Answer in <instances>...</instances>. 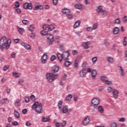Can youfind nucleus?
Segmentation results:
<instances>
[{
  "mask_svg": "<svg viewBox=\"0 0 127 127\" xmlns=\"http://www.w3.org/2000/svg\"><path fill=\"white\" fill-rule=\"evenodd\" d=\"M59 70V66L57 65H55L53 67L52 69V73L47 72L46 74V79L48 82L51 83V82H53L55 79H57L58 77V74H54V73H56L58 72Z\"/></svg>",
  "mask_w": 127,
  "mask_h": 127,
  "instance_id": "nucleus-1",
  "label": "nucleus"
},
{
  "mask_svg": "<svg viewBox=\"0 0 127 127\" xmlns=\"http://www.w3.org/2000/svg\"><path fill=\"white\" fill-rule=\"evenodd\" d=\"M11 44V40L10 39L7 40L6 37L3 36L0 39V49L3 50V49L5 48V49L7 50L10 47Z\"/></svg>",
  "mask_w": 127,
  "mask_h": 127,
  "instance_id": "nucleus-2",
  "label": "nucleus"
},
{
  "mask_svg": "<svg viewBox=\"0 0 127 127\" xmlns=\"http://www.w3.org/2000/svg\"><path fill=\"white\" fill-rule=\"evenodd\" d=\"M69 51L64 52L62 54L60 53H57V56L60 61L62 62L63 60H69L70 59L68 58L70 56Z\"/></svg>",
  "mask_w": 127,
  "mask_h": 127,
  "instance_id": "nucleus-3",
  "label": "nucleus"
},
{
  "mask_svg": "<svg viewBox=\"0 0 127 127\" xmlns=\"http://www.w3.org/2000/svg\"><path fill=\"white\" fill-rule=\"evenodd\" d=\"M32 109L35 110V112L37 113V114H41L42 111V103L35 102L32 106Z\"/></svg>",
  "mask_w": 127,
  "mask_h": 127,
  "instance_id": "nucleus-4",
  "label": "nucleus"
},
{
  "mask_svg": "<svg viewBox=\"0 0 127 127\" xmlns=\"http://www.w3.org/2000/svg\"><path fill=\"white\" fill-rule=\"evenodd\" d=\"M100 105V99L98 98H94L91 100V107L94 109H98V106Z\"/></svg>",
  "mask_w": 127,
  "mask_h": 127,
  "instance_id": "nucleus-5",
  "label": "nucleus"
},
{
  "mask_svg": "<svg viewBox=\"0 0 127 127\" xmlns=\"http://www.w3.org/2000/svg\"><path fill=\"white\" fill-rule=\"evenodd\" d=\"M47 38L48 39V43H49L50 45H51V44H52V42L54 41V37L53 36V35L51 34H48L47 35Z\"/></svg>",
  "mask_w": 127,
  "mask_h": 127,
  "instance_id": "nucleus-6",
  "label": "nucleus"
},
{
  "mask_svg": "<svg viewBox=\"0 0 127 127\" xmlns=\"http://www.w3.org/2000/svg\"><path fill=\"white\" fill-rule=\"evenodd\" d=\"M48 56H47V53H44L41 59L42 63L45 64L47 62V59H48Z\"/></svg>",
  "mask_w": 127,
  "mask_h": 127,
  "instance_id": "nucleus-7",
  "label": "nucleus"
},
{
  "mask_svg": "<svg viewBox=\"0 0 127 127\" xmlns=\"http://www.w3.org/2000/svg\"><path fill=\"white\" fill-rule=\"evenodd\" d=\"M86 67H83L79 72V75L82 78H85L87 75V70Z\"/></svg>",
  "mask_w": 127,
  "mask_h": 127,
  "instance_id": "nucleus-8",
  "label": "nucleus"
},
{
  "mask_svg": "<svg viewBox=\"0 0 127 127\" xmlns=\"http://www.w3.org/2000/svg\"><path fill=\"white\" fill-rule=\"evenodd\" d=\"M23 7L25 9H32V3L31 2H26L23 5Z\"/></svg>",
  "mask_w": 127,
  "mask_h": 127,
  "instance_id": "nucleus-9",
  "label": "nucleus"
},
{
  "mask_svg": "<svg viewBox=\"0 0 127 127\" xmlns=\"http://www.w3.org/2000/svg\"><path fill=\"white\" fill-rule=\"evenodd\" d=\"M62 13L65 14L66 15H69L71 12V10L67 8H64L62 10Z\"/></svg>",
  "mask_w": 127,
  "mask_h": 127,
  "instance_id": "nucleus-10",
  "label": "nucleus"
},
{
  "mask_svg": "<svg viewBox=\"0 0 127 127\" xmlns=\"http://www.w3.org/2000/svg\"><path fill=\"white\" fill-rule=\"evenodd\" d=\"M90 123V117H87L82 121L83 126H87Z\"/></svg>",
  "mask_w": 127,
  "mask_h": 127,
  "instance_id": "nucleus-11",
  "label": "nucleus"
},
{
  "mask_svg": "<svg viewBox=\"0 0 127 127\" xmlns=\"http://www.w3.org/2000/svg\"><path fill=\"white\" fill-rule=\"evenodd\" d=\"M82 45L84 49H89V45H90L89 42H84L82 43Z\"/></svg>",
  "mask_w": 127,
  "mask_h": 127,
  "instance_id": "nucleus-12",
  "label": "nucleus"
},
{
  "mask_svg": "<svg viewBox=\"0 0 127 127\" xmlns=\"http://www.w3.org/2000/svg\"><path fill=\"white\" fill-rule=\"evenodd\" d=\"M113 95L115 99H118V97L119 96V91L116 89H114L113 91Z\"/></svg>",
  "mask_w": 127,
  "mask_h": 127,
  "instance_id": "nucleus-13",
  "label": "nucleus"
},
{
  "mask_svg": "<svg viewBox=\"0 0 127 127\" xmlns=\"http://www.w3.org/2000/svg\"><path fill=\"white\" fill-rule=\"evenodd\" d=\"M55 28V24H52L48 26V31H52Z\"/></svg>",
  "mask_w": 127,
  "mask_h": 127,
  "instance_id": "nucleus-14",
  "label": "nucleus"
},
{
  "mask_svg": "<svg viewBox=\"0 0 127 127\" xmlns=\"http://www.w3.org/2000/svg\"><path fill=\"white\" fill-rule=\"evenodd\" d=\"M97 75V71L95 69H93L91 71V76L92 79H96V76Z\"/></svg>",
  "mask_w": 127,
  "mask_h": 127,
  "instance_id": "nucleus-15",
  "label": "nucleus"
},
{
  "mask_svg": "<svg viewBox=\"0 0 127 127\" xmlns=\"http://www.w3.org/2000/svg\"><path fill=\"white\" fill-rule=\"evenodd\" d=\"M63 113L64 114H66V113H68V106H64L63 108Z\"/></svg>",
  "mask_w": 127,
  "mask_h": 127,
  "instance_id": "nucleus-16",
  "label": "nucleus"
},
{
  "mask_svg": "<svg viewBox=\"0 0 127 127\" xmlns=\"http://www.w3.org/2000/svg\"><path fill=\"white\" fill-rule=\"evenodd\" d=\"M80 24H81V21H77L73 25L74 28H77V27L80 26Z\"/></svg>",
  "mask_w": 127,
  "mask_h": 127,
  "instance_id": "nucleus-17",
  "label": "nucleus"
},
{
  "mask_svg": "<svg viewBox=\"0 0 127 127\" xmlns=\"http://www.w3.org/2000/svg\"><path fill=\"white\" fill-rule=\"evenodd\" d=\"M74 6L77 9H82L83 8V4H76Z\"/></svg>",
  "mask_w": 127,
  "mask_h": 127,
  "instance_id": "nucleus-18",
  "label": "nucleus"
},
{
  "mask_svg": "<svg viewBox=\"0 0 127 127\" xmlns=\"http://www.w3.org/2000/svg\"><path fill=\"white\" fill-rule=\"evenodd\" d=\"M120 32V29L118 27H114V30H113V33L114 34H118Z\"/></svg>",
  "mask_w": 127,
  "mask_h": 127,
  "instance_id": "nucleus-19",
  "label": "nucleus"
},
{
  "mask_svg": "<svg viewBox=\"0 0 127 127\" xmlns=\"http://www.w3.org/2000/svg\"><path fill=\"white\" fill-rule=\"evenodd\" d=\"M13 114L16 119H19L20 116L19 115V113L18 112V111H14Z\"/></svg>",
  "mask_w": 127,
  "mask_h": 127,
  "instance_id": "nucleus-20",
  "label": "nucleus"
},
{
  "mask_svg": "<svg viewBox=\"0 0 127 127\" xmlns=\"http://www.w3.org/2000/svg\"><path fill=\"white\" fill-rule=\"evenodd\" d=\"M6 102H8V99L7 98H4L0 101V104L3 105L4 104H6Z\"/></svg>",
  "mask_w": 127,
  "mask_h": 127,
  "instance_id": "nucleus-21",
  "label": "nucleus"
},
{
  "mask_svg": "<svg viewBox=\"0 0 127 127\" xmlns=\"http://www.w3.org/2000/svg\"><path fill=\"white\" fill-rule=\"evenodd\" d=\"M97 109H98V112H99V113H101V114H103V113H104V108L103 107V106H99L97 108Z\"/></svg>",
  "mask_w": 127,
  "mask_h": 127,
  "instance_id": "nucleus-22",
  "label": "nucleus"
},
{
  "mask_svg": "<svg viewBox=\"0 0 127 127\" xmlns=\"http://www.w3.org/2000/svg\"><path fill=\"white\" fill-rule=\"evenodd\" d=\"M71 99H72V95L69 94L65 98V101L66 102H70Z\"/></svg>",
  "mask_w": 127,
  "mask_h": 127,
  "instance_id": "nucleus-23",
  "label": "nucleus"
},
{
  "mask_svg": "<svg viewBox=\"0 0 127 127\" xmlns=\"http://www.w3.org/2000/svg\"><path fill=\"white\" fill-rule=\"evenodd\" d=\"M118 67H119L120 68V72H121V75L122 76H125L126 75V73H125L124 72V69L123 68V67L121 66H118Z\"/></svg>",
  "mask_w": 127,
  "mask_h": 127,
  "instance_id": "nucleus-24",
  "label": "nucleus"
},
{
  "mask_svg": "<svg viewBox=\"0 0 127 127\" xmlns=\"http://www.w3.org/2000/svg\"><path fill=\"white\" fill-rule=\"evenodd\" d=\"M100 79L102 81L105 83L108 80V77H107V76H102L100 77Z\"/></svg>",
  "mask_w": 127,
  "mask_h": 127,
  "instance_id": "nucleus-25",
  "label": "nucleus"
},
{
  "mask_svg": "<svg viewBox=\"0 0 127 127\" xmlns=\"http://www.w3.org/2000/svg\"><path fill=\"white\" fill-rule=\"evenodd\" d=\"M71 64H72V62L69 61H66L64 63V66H65V67H69V66Z\"/></svg>",
  "mask_w": 127,
  "mask_h": 127,
  "instance_id": "nucleus-26",
  "label": "nucleus"
},
{
  "mask_svg": "<svg viewBox=\"0 0 127 127\" xmlns=\"http://www.w3.org/2000/svg\"><path fill=\"white\" fill-rule=\"evenodd\" d=\"M43 9V6L42 5H37L35 6V8H34V10H37L38 9Z\"/></svg>",
  "mask_w": 127,
  "mask_h": 127,
  "instance_id": "nucleus-27",
  "label": "nucleus"
},
{
  "mask_svg": "<svg viewBox=\"0 0 127 127\" xmlns=\"http://www.w3.org/2000/svg\"><path fill=\"white\" fill-rule=\"evenodd\" d=\"M100 14L103 17L107 16V11L105 10H103L102 11L100 12Z\"/></svg>",
  "mask_w": 127,
  "mask_h": 127,
  "instance_id": "nucleus-28",
  "label": "nucleus"
},
{
  "mask_svg": "<svg viewBox=\"0 0 127 127\" xmlns=\"http://www.w3.org/2000/svg\"><path fill=\"white\" fill-rule=\"evenodd\" d=\"M107 61L109 63H114V58L111 57H109L107 59Z\"/></svg>",
  "mask_w": 127,
  "mask_h": 127,
  "instance_id": "nucleus-29",
  "label": "nucleus"
},
{
  "mask_svg": "<svg viewBox=\"0 0 127 127\" xmlns=\"http://www.w3.org/2000/svg\"><path fill=\"white\" fill-rule=\"evenodd\" d=\"M42 121L43 123H46L47 122H50V119L48 118L43 117Z\"/></svg>",
  "mask_w": 127,
  "mask_h": 127,
  "instance_id": "nucleus-30",
  "label": "nucleus"
},
{
  "mask_svg": "<svg viewBox=\"0 0 127 127\" xmlns=\"http://www.w3.org/2000/svg\"><path fill=\"white\" fill-rule=\"evenodd\" d=\"M35 28L34 25L32 24L30 25L29 27V30H30L32 32L34 31Z\"/></svg>",
  "mask_w": 127,
  "mask_h": 127,
  "instance_id": "nucleus-31",
  "label": "nucleus"
},
{
  "mask_svg": "<svg viewBox=\"0 0 127 127\" xmlns=\"http://www.w3.org/2000/svg\"><path fill=\"white\" fill-rule=\"evenodd\" d=\"M21 103H20V100L19 99L17 100L15 103V106L17 108V107H19L20 106Z\"/></svg>",
  "mask_w": 127,
  "mask_h": 127,
  "instance_id": "nucleus-32",
  "label": "nucleus"
},
{
  "mask_svg": "<svg viewBox=\"0 0 127 127\" xmlns=\"http://www.w3.org/2000/svg\"><path fill=\"white\" fill-rule=\"evenodd\" d=\"M63 104V101L62 100H60L58 102V106L59 107V110H61V106H62V104Z\"/></svg>",
  "mask_w": 127,
  "mask_h": 127,
  "instance_id": "nucleus-33",
  "label": "nucleus"
},
{
  "mask_svg": "<svg viewBox=\"0 0 127 127\" xmlns=\"http://www.w3.org/2000/svg\"><path fill=\"white\" fill-rule=\"evenodd\" d=\"M103 10V7L102 6H99L98 8L96 9V11L97 12H101Z\"/></svg>",
  "mask_w": 127,
  "mask_h": 127,
  "instance_id": "nucleus-34",
  "label": "nucleus"
},
{
  "mask_svg": "<svg viewBox=\"0 0 127 127\" xmlns=\"http://www.w3.org/2000/svg\"><path fill=\"white\" fill-rule=\"evenodd\" d=\"M18 31L20 34H22L23 33V31H24V29L22 28H18Z\"/></svg>",
  "mask_w": 127,
  "mask_h": 127,
  "instance_id": "nucleus-35",
  "label": "nucleus"
},
{
  "mask_svg": "<svg viewBox=\"0 0 127 127\" xmlns=\"http://www.w3.org/2000/svg\"><path fill=\"white\" fill-rule=\"evenodd\" d=\"M98 61V58L97 57H94L92 59V61L93 63V64H95L96 62Z\"/></svg>",
  "mask_w": 127,
  "mask_h": 127,
  "instance_id": "nucleus-36",
  "label": "nucleus"
},
{
  "mask_svg": "<svg viewBox=\"0 0 127 127\" xmlns=\"http://www.w3.org/2000/svg\"><path fill=\"white\" fill-rule=\"evenodd\" d=\"M13 76H14L15 78H19V76H20V74L16 72L12 73Z\"/></svg>",
  "mask_w": 127,
  "mask_h": 127,
  "instance_id": "nucleus-37",
  "label": "nucleus"
},
{
  "mask_svg": "<svg viewBox=\"0 0 127 127\" xmlns=\"http://www.w3.org/2000/svg\"><path fill=\"white\" fill-rule=\"evenodd\" d=\"M104 83H105V84H107V85H113V83L112 82V81H109L108 79Z\"/></svg>",
  "mask_w": 127,
  "mask_h": 127,
  "instance_id": "nucleus-38",
  "label": "nucleus"
},
{
  "mask_svg": "<svg viewBox=\"0 0 127 127\" xmlns=\"http://www.w3.org/2000/svg\"><path fill=\"white\" fill-rule=\"evenodd\" d=\"M115 23L116 24H120V23H121V20L120 18L116 19L115 21Z\"/></svg>",
  "mask_w": 127,
  "mask_h": 127,
  "instance_id": "nucleus-39",
  "label": "nucleus"
},
{
  "mask_svg": "<svg viewBox=\"0 0 127 127\" xmlns=\"http://www.w3.org/2000/svg\"><path fill=\"white\" fill-rule=\"evenodd\" d=\"M98 28V24H94L92 26V29L93 30H95V29H97Z\"/></svg>",
  "mask_w": 127,
  "mask_h": 127,
  "instance_id": "nucleus-40",
  "label": "nucleus"
},
{
  "mask_svg": "<svg viewBox=\"0 0 127 127\" xmlns=\"http://www.w3.org/2000/svg\"><path fill=\"white\" fill-rule=\"evenodd\" d=\"M30 98L32 102H35V96L34 95H31Z\"/></svg>",
  "mask_w": 127,
  "mask_h": 127,
  "instance_id": "nucleus-41",
  "label": "nucleus"
},
{
  "mask_svg": "<svg viewBox=\"0 0 127 127\" xmlns=\"http://www.w3.org/2000/svg\"><path fill=\"white\" fill-rule=\"evenodd\" d=\"M11 58H15V56H16V54L14 52H12L10 54Z\"/></svg>",
  "mask_w": 127,
  "mask_h": 127,
  "instance_id": "nucleus-42",
  "label": "nucleus"
},
{
  "mask_svg": "<svg viewBox=\"0 0 127 127\" xmlns=\"http://www.w3.org/2000/svg\"><path fill=\"white\" fill-rule=\"evenodd\" d=\"M15 10L18 14H20L21 13V10L20 9L17 8Z\"/></svg>",
  "mask_w": 127,
  "mask_h": 127,
  "instance_id": "nucleus-43",
  "label": "nucleus"
},
{
  "mask_svg": "<svg viewBox=\"0 0 127 127\" xmlns=\"http://www.w3.org/2000/svg\"><path fill=\"white\" fill-rule=\"evenodd\" d=\"M41 34H42V35H46V34H48V32L45 31H41Z\"/></svg>",
  "mask_w": 127,
  "mask_h": 127,
  "instance_id": "nucleus-44",
  "label": "nucleus"
},
{
  "mask_svg": "<svg viewBox=\"0 0 127 127\" xmlns=\"http://www.w3.org/2000/svg\"><path fill=\"white\" fill-rule=\"evenodd\" d=\"M78 67H79V64H78L77 60H75V61L74 63V68H78Z\"/></svg>",
  "mask_w": 127,
  "mask_h": 127,
  "instance_id": "nucleus-45",
  "label": "nucleus"
},
{
  "mask_svg": "<svg viewBox=\"0 0 127 127\" xmlns=\"http://www.w3.org/2000/svg\"><path fill=\"white\" fill-rule=\"evenodd\" d=\"M86 30L87 31H90V32H91V31H93V28L92 27H87V28H86Z\"/></svg>",
  "mask_w": 127,
  "mask_h": 127,
  "instance_id": "nucleus-46",
  "label": "nucleus"
},
{
  "mask_svg": "<svg viewBox=\"0 0 127 127\" xmlns=\"http://www.w3.org/2000/svg\"><path fill=\"white\" fill-rule=\"evenodd\" d=\"M35 33H32L30 36V38H31L32 39H34V37H35Z\"/></svg>",
  "mask_w": 127,
  "mask_h": 127,
  "instance_id": "nucleus-47",
  "label": "nucleus"
},
{
  "mask_svg": "<svg viewBox=\"0 0 127 127\" xmlns=\"http://www.w3.org/2000/svg\"><path fill=\"white\" fill-rule=\"evenodd\" d=\"M53 3L54 5H57L58 4V0H53Z\"/></svg>",
  "mask_w": 127,
  "mask_h": 127,
  "instance_id": "nucleus-48",
  "label": "nucleus"
},
{
  "mask_svg": "<svg viewBox=\"0 0 127 127\" xmlns=\"http://www.w3.org/2000/svg\"><path fill=\"white\" fill-rule=\"evenodd\" d=\"M60 40V36H57L56 37V42H57V43H58V42H59V41Z\"/></svg>",
  "mask_w": 127,
  "mask_h": 127,
  "instance_id": "nucleus-49",
  "label": "nucleus"
},
{
  "mask_svg": "<svg viewBox=\"0 0 127 127\" xmlns=\"http://www.w3.org/2000/svg\"><path fill=\"white\" fill-rule=\"evenodd\" d=\"M66 121H63L62 123H61V126H62V127H65V126H66Z\"/></svg>",
  "mask_w": 127,
  "mask_h": 127,
  "instance_id": "nucleus-50",
  "label": "nucleus"
},
{
  "mask_svg": "<svg viewBox=\"0 0 127 127\" xmlns=\"http://www.w3.org/2000/svg\"><path fill=\"white\" fill-rule=\"evenodd\" d=\"M126 39H127V37H124L123 45L124 46H127V42L126 41Z\"/></svg>",
  "mask_w": 127,
  "mask_h": 127,
  "instance_id": "nucleus-51",
  "label": "nucleus"
},
{
  "mask_svg": "<svg viewBox=\"0 0 127 127\" xmlns=\"http://www.w3.org/2000/svg\"><path fill=\"white\" fill-rule=\"evenodd\" d=\"M107 91H108L109 93H111V92L113 91V87L109 86V87L107 88Z\"/></svg>",
  "mask_w": 127,
  "mask_h": 127,
  "instance_id": "nucleus-52",
  "label": "nucleus"
},
{
  "mask_svg": "<svg viewBox=\"0 0 127 127\" xmlns=\"http://www.w3.org/2000/svg\"><path fill=\"white\" fill-rule=\"evenodd\" d=\"M56 59V56L53 55L51 58V61H54Z\"/></svg>",
  "mask_w": 127,
  "mask_h": 127,
  "instance_id": "nucleus-53",
  "label": "nucleus"
},
{
  "mask_svg": "<svg viewBox=\"0 0 127 127\" xmlns=\"http://www.w3.org/2000/svg\"><path fill=\"white\" fill-rule=\"evenodd\" d=\"M22 23H23V24L27 25L28 24V23L29 22V21L27 20H23L22 21Z\"/></svg>",
  "mask_w": 127,
  "mask_h": 127,
  "instance_id": "nucleus-54",
  "label": "nucleus"
},
{
  "mask_svg": "<svg viewBox=\"0 0 127 127\" xmlns=\"http://www.w3.org/2000/svg\"><path fill=\"white\" fill-rule=\"evenodd\" d=\"M68 19H72L73 18V15L71 14H69L68 15H67Z\"/></svg>",
  "mask_w": 127,
  "mask_h": 127,
  "instance_id": "nucleus-55",
  "label": "nucleus"
},
{
  "mask_svg": "<svg viewBox=\"0 0 127 127\" xmlns=\"http://www.w3.org/2000/svg\"><path fill=\"white\" fill-rule=\"evenodd\" d=\"M10 91H11L10 88H7L6 89V92L7 95H9V94H10Z\"/></svg>",
  "mask_w": 127,
  "mask_h": 127,
  "instance_id": "nucleus-56",
  "label": "nucleus"
},
{
  "mask_svg": "<svg viewBox=\"0 0 127 127\" xmlns=\"http://www.w3.org/2000/svg\"><path fill=\"white\" fill-rule=\"evenodd\" d=\"M25 48L27 50L30 49V45L27 44L25 46Z\"/></svg>",
  "mask_w": 127,
  "mask_h": 127,
  "instance_id": "nucleus-57",
  "label": "nucleus"
},
{
  "mask_svg": "<svg viewBox=\"0 0 127 127\" xmlns=\"http://www.w3.org/2000/svg\"><path fill=\"white\" fill-rule=\"evenodd\" d=\"M25 103H28V102H29V97H25Z\"/></svg>",
  "mask_w": 127,
  "mask_h": 127,
  "instance_id": "nucleus-58",
  "label": "nucleus"
},
{
  "mask_svg": "<svg viewBox=\"0 0 127 127\" xmlns=\"http://www.w3.org/2000/svg\"><path fill=\"white\" fill-rule=\"evenodd\" d=\"M24 82V80L21 79H19L18 82V84H22Z\"/></svg>",
  "mask_w": 127,
  "mask_h": 127,
  "instance_id": "nucleus-59",
  "label": "nucleus"
},
{
  "mask_svg": "<svg viewBox=\"0 0 127 127\" xmlns=\"http://www.w3.org/2000/svg\"><path fill=\"white\" fill-rule=\"evenodd\" d=\"M47 27H48V25H43V29H44V30H46V29H47Z\"/></svg>",
  "mask_w": 127,
  "mask_h": 127,
  "instance_id": "nucleus-60",
  "label": "nucleus"
},
{
  "mask_svg": "<svg viewBox=\"0 0 127 127\" xmlns=\"http://www.w3.org/2000/svg\"><path fill=\"white\" fill-rule=\"evenodd\" d=\"M15 6L16 7H19V2H18V1H16Z\"/></svg>",
  "mask_w": 127,
  "mask_h": 127,
  "instance_id": "nucleus-61",
  "label": "nucleus"
},
{
  "mask_svg": "<svg viewBox=\"0 0 127 127\" xmlns=\"http://www.w3.org/2000/svg\"><path fill=\"white\" fill-rule=\"evenodd\" d=\"M12 126H18V123L17 122L15 121L14 122L12 123Z\"/></svg>",
  "mask_w": 127,
  "mask_h": 127,
  "instance_id": "nucleus-62",
  "label": "nucleus"
},
{
  "mask_svg": "<svg viewBox=\"0 0 127 127\" xmlns=\"http://www.w3.org/2000/svg\"><path fill=\"white\" fill-rule=\"evenodd\" d=\"M26 126L27 127H30V126H31V123H30V122H26Z\"/></svg>",
  "mask_w": 127,
  "mask_h": 127,
  "instance_id": "nucleus-63",
  "label": "nucleus"
},
{
  "mask_svg": "<svg viewBox=\"0 0 127 127\" xmlns=\"http://www.w3.org/2000/svg\"><path fill=\"white\" fill-rule=\"evenodd\" d=\"M125 54L126 55L125 57V61H127V51H126Z\"/></svg>",
  "mask_w": 127,
  "mask_h": 127,
  "instance_id": "nucleus-64",
  "label": "nucleus"
}]
</instances>
